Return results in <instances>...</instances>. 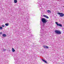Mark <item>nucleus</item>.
Masks as SVG:
<instances>
[{"mask_svg": "<svg viewBox=\"0 0 64 64\" xmlns=\"http://www.w3.org/2000/svg\"><path fill=\"white\" fill-rule=\"evenodd\" d=\"M44 25H43L42 27H41V29L40 32V33L41 35V36H42V35H44L46 33V32L45 31L44 29Z\"/></svg>", "mask_w": 64, "mask_h": 64, "instance_id": "nucleus-1", "label": "nucleus"}, {"mask_svg": "<svg viewBox=\"0 0 64 64\" xmlns=\"http://www.w3.org/2000/svg\"><path fill=\"white\" fill-rule=\"evenodd\" d=\"M38 6L39 8H40V9L41 11H42L43 9L42 8V7L43 6V5L41 2V1H39L38 2Z\"/></svg>", "mask_w": 64, "mask_h": 64, "instance_id": "nucleus-2", "label": "nucleus"}, {"mask_svg": "<svg viewBox=\"0 0 64 64\" xmlns=\"http://www.w3.org/2000/svg\"><path fill=\"white\" fill-rule=\"evenodd\" d=\"M55 32L56 33V34H61V32L60 30H55Z\"/></svg>", "mask_w": 64, "mask_h": 64, "instance_id": "nucleus-3", "label": "nucleus"}, {"mask_svg": "<svg viewBox=\"0 0 64 64\" xmlns=\"http://www.w3.org/2000/svg\"><path fill=\"white\" fill-rule=\"evenodd\" d=\"M41 20L43 23H47V21H46V20L45 18H42Z\"/></svg>", "mask_w": 64, "mask_h": 64, "instance_id": "nucleus-4", "label": "nucleus"}, {"mask_svg": "<svg viewBox=\"0 0 64 64\" xmlns=\"http://www.w3.org/2000/svg\"><path fill=\"white\" fill-rule=\"evenodd\" d=\"M17 57L16 56H14V59L15 60V64H16L17 62H18V60H17Z\"/></svg>", "mask_w": 64, "mask_h": 64, "instance_id": "nucleus-5", "label": "nucleus"}, {"mask_svg": "<svg viewBox=\"0 0 64 64\" xmlns=\"http://www.w3.org/2000/svg\"><path fill=\"white\" fill-rule=\"evenodd\" d=\"M58 15H60V17H63L64 16V14H63L62 13H60V12H58Z\"/></svg>", "mask_w": 64, "mask_h": 64, "instance_id": "nucleus-6", "label": "nucleus"}, {"mask_svg": "<svg viewBox=\"0 0 64 64\" xmlns=\"http://www.w3.org/2000/svg\"><path fill=\"white\" fill-rule=\"evenodd\" d=\"M56 24L58 26H60V27H62V25L61 24H58V23L57 22H56Z\"/></svg>", "mask_w": 64, "mask_h": 64, "instance_id": "nucleus-7", "label": "nucleus"}, {"mask_svg": "<svg viewBox=\"0 0 64 64\" xmlns=\"http://www.w3.org/2000/svg\"><path fill=\"white\" fill-rule=\"evenodd\" d=\"M43 47L44 49H48L49 48V47L46 46H43Z\"/></svg>", "mask_w": 64, "mask_h": 64, "instance_id": "nucleus-8", "label": "nucleus"}, {"mask_svg": "<svg viewBox=\"0 0 64 64\" xmlns=\"http://www.w3.org/2000/svg\"><path fill=\"white\" fill-rule=\"evenodd\" d=\"M42 61H43V62H45L46 63H47V62L44 59H42Z\"/></svg>", "mask_w": 64, "mask_h": 64, "instance_id": "nucleus-9", "label": "nucleus"}, {"mask_svg": "<svg viewBox=\"0 0 64 64\" xmlns=\"http://www.w3.org/2000/svg\"><path fill=\"white\" fill-rule=\"evenodd\" d=\"M25 20H28V19H29V17H26V18H25Z\"/></svg>", "mask_w": 64, "mask_h": 64, "instance_id": "nucleus-10", "label": "nucleus"}, {"mask_svg": "<svg viewBox=\"0 0 64 64\" xmlns=\"http://www.w3.org/2000/svg\"><path fill=\"white\" fill-rule=\"evenodd\" d=\"M2 36L3 37H6V34H2Z\"/></svg>", "mask_w": 64, "mask_h": 64, "instance_id": "nucleus-11", "label": "nucleus"}, {"mask_svg": "<svg viewBox=\"0 0 64 64\" xmlns=\"http://www.w3.org/2000/svg\"><path fill=\"white\" fill-rule=\"evenodd\" d=\"M5 25L6 26H8L9 25V23H7L5 24Z\"/></svg>", "mask_w": 64, "mask_h": 64, "instance_id": "nucleus-12", "label": "nucleus"}, {"mask_svg": "<svg viewBox=\"0 0 64 64\" xmlns=\"http://www.w3.org/2000/svg\"><path fill=\"white\" fill-rule=\"evenodd\" d=\"M14 2L15 3H17V0H14Z\"/></svg>", "mask_w": 64, "mask_h": 64, "instance_id": "nucleus-13", "label": "nucleus"}, {"mask_svg": "<svg viewBox=\"0 0 64 64\" xmlns=\"http://www.w3.org/2000/svg\"><path fill=\"white\" fill-rule=\"evenodd\" d=\"M12 52H15V50L14 49V48H12Z\"/></svg>", "mask_w": 64, "mask_h": 64, "instance_id": "nucleus-14", "label": "nucleus"}, {"mask_svg": "<svg viewBox=\"0 0 64 64\" xmlns=\"http://www.w3.org/2000/svg\"><path fill=\"white\" fill-rule=\"evenodd\" d=\"M44 17H46V18H49V17L45 15L44 16Z\"/></svg>", "mask_w": 64, "mask_h": 64, "instance_id": "nucleus-15", "label": "nucleus"}, {"mask_svg": "<svg viewBox=\"0 0 64 64\" xmlns=\"http://www.w3.org/2000/svg\"><path fill=\"white\" fill-rule=\"evenodd\" d=\"M47 12H48V13H51V11L50 10H47Z\"/></svg>", "mask_w": 64, "mask_h": 64, "instance_id": "nucleus-16", "label": "nucleus"}, {"mask_svg": "<svg viewBox=\"0 0 64 64\" xmlns=\"http://www.w3.org/2000/svg\"><path fill=\"white\" fill-rule=\"evenodd\" d=\"M40 42H43V40H40Z\"/></svg>", "mask_w": 64, "mask_h": 64, "instance_id": "nucleus-17", "label": "nucleus"}, {"mask_svg": "<svg viewBox=\"0 0 64 64\" xmlns=\"http://www.w3.org/2000/svg\"><path fill=\"white\" fill-rule=\"evenodd\" d=\"M2 29H3V28H2V27L0 26V30H2Z\"/></svg>", "mask_w": 64, "mask_h": 64, "instance_id": "nucleus-18", "label": "nucleus"}, {"mask_svg": "<svg viewBox=\"0 0 64 64\" xmlns=\"http://www.w3.org/2000/svg\"><path fill=\"white\" fill-rule=\"evenodd\" d=\"M6 50L5 49H3V51H6Z\"/></svg>", "mask_w": 64, "mask_h": 64, "instance_id": "nucleus-19", "label": "nucleus"}, {"mask_svg": "<svg viewBox=\"0 0 64 64\" xmlns=\"http://www.w3.org/2000/svg\"><path fill=\"white\" fill-rule=\"evenodd\" d=\"M2 26L3 27H5V25H2Z\"/></svg>", "mask_w": 64, "mask_h": 64, "instance_id": "nucleus-20", "label": "nucleus"}, {"mask_svg": "<svg viewBox=\"0 0 64 64\" xmlns=\"http://www.w3.org/2000/svg\"><path fill=\"white\" fill-rule=\"evenodd\" d=\"M26 29H27V30H28V29H29V28H27V27H26Z\"/></svg>", "mask_w": 64, "mask_h": 64, "instance_id": "nucleus-21", "label": "nucleus"}, {"mask_svg": "<svg viewBox=\"0 0 64 64\" xmlns=\"http://www.w3.org/2000/svg\"><path fill=\"white\" fill-rule=\"evenodd\" d=\"M2 34V32H0V34Z\"/></svg>", "mask_w": 64, "mask_h": 64, "instance_id": "nucleus-22", "label": "nucleus"}, {"mask_svg": "<svg viewBox=\"0 0 64 64\" xmlns=\"http://www.w3.org/2000/svg\"><path fill=\"white\" fill-rule=\"evenodd\" d=\"M21 14H22V13Z\"/></svg>", "mask_w": 64, "mask_h": 64, "instance_id": "nucleus-23", "label": "nucleus"}]
</instances>
